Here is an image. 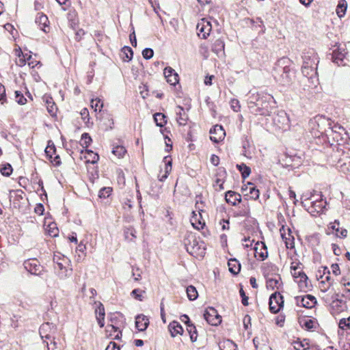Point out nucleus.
I'll return each mask as SVG.
<instances>
[{"instance_id": "12", "label": "nucleus", "mask_w": 350, "mask_h": 350, "mask_svg": "<svg viewBox=\"0 0 350 350\" xmlns=\"http://www.w3.org/2000/svg\"><path fill=\"white\" fill-rule=\"evenodd\" d=\"M25 269L31 274L40 275L43 270L37 259H29L24 262Z\"/></svg>"}, {"instance_id": "19", "label": "nucleus", "mask_w": 350, "mask_h": 350, "mask_svg": "<svg viewBox=\"0 0 350 350\" xmlns=\"http://www.w3.org/2000/svg\"><path fill=\"white\" fill-rule=\"evenodd\" d=\"M163 75L167 81L172 85H176L178 83L179 77L175 70L170 67H166L163 70Z\"/></svg>"}, {"instance_id": "32", "label": "nucleus", "mask_w": 350, "mask_h": 350, "mask_svg": "<svg viewBox=\"0 0 350 350\" xmlns=\"http://www.w3.org/2000/svg\"><path fill=\"white\" fill-rule=\"evenodd\" d=\"M178 110L176 111L177 116V122L180 125H185L187 124L188 116L184 112V108L180 105L177 106Z\"/></svg>"}, {"instance_id": "55", "label": "nucleus", "mask_w": 350, "mask_h": 350, "mask_svg": "<svg viewBox=\"0 0 350 350\" xmlns=\"http://www.w3.org/2000/svg\"><path fill=\"white\" fill-rule=\"evenodd\" d=\"M111 187H103L100 189L98 192V197L100 198H107L111 195Z\"/></svg>"}, {"instance_id": "25", "label": "nucleus", "mask_w": 350, "mask_h": 350, "mask_svg": "<svg viewBox=\"0 0 350 350\" xmlns=\"http://www.w3.org/2000/svg\"><path fill=\"white\" fill-rule=\"evenodd\" d=\"M10 201L13 198V206L14 208L20 207L21 200L23 199L24 192L21 189L10 191Z\"/></svg>"}, {"instance_id": "39", "label": "nucleus", "mask_w": 350, "mask_h": 350, "mask_svg": "<svg viewBox=\"0 0 350 350\" xmlns=\"http://www.w3.org/2000/svg\"><path fill=\"white\" fill-rule=\"evenodd\" d=\"M347 3L345 0H340L336 8V13L339 18H342L346 13Z\"/></svg>"}, {"instance_id": "60", "label": "nucleus", "mask_w": 350, "mask_h": 350, "mask_svg": "<svg viewBox=\"0 0 350 350\" xmlns=\"http://www.w3.org/2000/svg\"><path fill=\"white\" fill-rule=\"evenodd\" d=\"M154 55V51L151 48H146L142 51V56L145 59H150Z\"/></svg>"}, {"instance_id": "54", "label": "nucleus", "mask_w": 350, "mask_h": 350, "mask_svg": "<svg viewBox=\"0 0 350 350\" xmlns=\"http://www.w3.org/2000/svg\"><path fill=\"white\" fill-rule=\"evenodd\" d=\"M81 140L83 141L81 146L85 148H87L92 142L91 137L88 133H84L82 134Z\"/></svg>"}, {"instance_id": "49", "label": "nucleus", "mask_w": 350, "mask_h": 350, "mask_svg": "<svg viewBox=\"0 0 350 350\" xmlns=\"http://www.w3.org/2000/svg\"><path fill=\"white\" fill-rule=\"evenodd\" d=\"M47 232L49 236L55 237L58 236L59 229L57 228L56 224L51 223L48 226Z\"/></svg>"}, {"instance_id": "16", "label": "nucleus", "mask_w": 350, "mask_h": 350, "mask_svg": "<svg viewBox=\"0 0 350 350\" xmlns=\"http://www.w3.org/2000/svg\"><path fill=\"white\" fill-rule=\"evenodd\" d=\"M210 139L214 143H218L224 139L225 131L222 126L216 124L210 130Z\"/></svg>"}, {"instance_id": "17", "label": "nucleus", "mask_w": 350, "mask_h": 350, "mask_svg": "<svg viewBox=\"0 0 350 350\" xmlns=\"http://www.w3.org/2000/svg\"><path fill=\"white\" fill-rule=\"evenodd\" d=\"M211 28V23L205 19H202L196 27L198 34L202 39H206L209 36Z\"/></svg>"}, {"instance_id": "13", "label": "nucleus", "mask_w": 350, "mask_h": 350, "mask_svg": "<svg viewBox=\"0 0 350 350\" xmlns=\"http://www.w3.org/2000/svg\"><path fill=\"white\" fill-rule=\"evenodd\" d=\"M318 127L320 126H327V128H332L333 130H336V133L347 134L345 129L338 124H333L332 120L325 117H320L316 120Z\"/></svg>"}, {"instance_id": "34", "label": "nucleus", "mask_w": 350, "mask_h": 350, "mask_svg": "<svg viewBox=\"0 0 350 350\" xmlns=\"http://www.w3.org/2000/svg\"><path fill=\"white\" fill-rule=\"evenodd\" d=\"M109 321L111 324L122 325L123 322L124 316L120 312L109 313Z\"/></svg>"}, {"instance_id": "18", "label": "nucleus", "mask_w": 350, "mask_h": 350, "mask_svg": "<svg viewBox=\"0 0 350 350\" xmlns=\"http://www.w3.org/2000/svg\"><path fill=\"white\" fill-rule=\"evenodd\" d=\"M292 274L295 278H299L297 282L301 289H304V291L309 289L311 285L308 284V278L303 271L293 272Z\"/></svg>"}, {"instance_id": "10", "label": "nucleus", "mask_w": 350, "mask_h": 350, "mask_svg": "<svg viewBox=\"0 0 350 350\" xmlns=\"http://www.w3.org/2000/svg\"><path fill=\"white\" fill-rule=\"evenodd\" d=\"M57 326L53 323L46 322L40 327L39 333L42 338L51 340L53 337V334L55 333Z\"/></svg>"}, {"instance_id": "1", "label": "nucleus", "mask_w": 350, "mask_h": 350, "mask_svg": "<svg viewBox=\"0 0 350 350\" xmlns=\"http://www.w3.org/2000/svg\"><path fill=\"white\" fill-rule=\"evenodd\" d=\"M247 107L250 113L255 116H269L275 107V101L272 95L264 92H250Z\"/></svg>"}, {"instance_id": "52", "label": "nucleus", "mask_w": 350, "mask_h": 350, "mask_svg": "<svg viewBox=\"0 0 350 350\" xmlns=\"http://www.w3.org/2000/svg\"><path fill=\"white\" fill-rule=\"evenodd\" d=\"M126 150L122 146H117L112 150V153L119 158L122 157L126 153Z\"/></svg>"}, {"instance_id": "41", "label": "nucleus", "mask_w": 350, "mask_h": 350, "mask_svg": "<svg viewBox=\"0 0 350 350\" xmlns=\"http://www.w3.org/2000/svg\"><path fill=\"white\" fill-rule=\"evenodd\" d=\"M187 331L189 334L191 341L192 342H196L198 338V332L196 327L193 323L187 325Z\"/></svg>"}, {"instance_id": "42", "label": "nucleus", "mask_w": 350, "mask_h": 350, "mask_svg": "<svg viewBox=\"0 0 350 350\" xmlns=\"http://www.w3.org/2000/svg\"><path fill=\"white\" fill-rule=\"evenodd\" d=\"M186 293L187 297L190 301L196 300L198 297V293L195 286L190 285L187 287Z\"/></svg>"}, {"instance_id": "37", "label": "nucleus", "mask_w": 350, "mask_h": 350, "mask_svg": "<svg viewBox=\"0 0 350 350\" xmlns=\"http://www.w3.org/2000/svg\"><path fill=\"white\" fill-rule=\"evenodd\" d=\"M192 214L193 215L191 218V223L193 227L198 230L203 229L205 226V222L200 220L197 214L194 211L192 212Z\"/></svg>"}, {"instance_id": "63", "label": "nucleus", "mask_w": 350, "mask_h": 350, "mask_svg": "<svg viewBox=\"0 0 350 350\" xmlns=\"http://www.w3.org/2000/svg\"><path fill=\"white\" fill-rule=\"evenodd\" d=\"M0 102L1 104H4L7 102L5 88L1 83H0Z\"/></svg>"}, {"instance_id": "57", "label": "nucleus", "mask_w": 350, "mask_h": 350, "mask_svg": "<svg viewBox=\"0 0 350 350\" xmlns=\"http://www.w3.org/2000/svg\"><path fill=\"white\" fill-rule=\"evenodd\" d=\"M300 325L302 327L306 328L307 330H310L314 327V321L312 319H302L299 321Z\"/></svg>"}, {"instance_id": "62", "label": "nucleus", "mask_w": 350, "mask_h": 350, "mask_svg": "<svg viewBox=\"0 0 350 350\" xmlns=\"http://www.w3.org/2000/svg\"><path fill=\"white\" fill-rule=\"evenodd\" d=\"M142 293H144V291L140 290L139 288H135L132 291L131 294L135 299L142 301Z\"/></svg>"}, {"instance_id": "6", "label": "nucleus", "mask_w": 350, "mask_h": 350, "mask_svg": "<svg viewBox=\"0 0 350 350\" xmlns=\"http://www.w3.org/2000/svg\"><path fill=\"white\" fill-rule=\"evenodd\" d=\"M269 310L273 314H276L284 307V297L279 292H275L271 295L269 299Z\"/></svg>"}, {"instance_id": "50", "label": "nucleus", "mask_w": 350, "mask_h": 350, "mask_svg": "<svg viewBox=\"0 0 350 350\" xmlns=\"http://www.w3.org/2000/svg\"><path fill=\"white\" fill-rule=\"evenodd\" d=\"M345 58V55L341 53H336L335 51L333 52L332 55V60L333 62L337 64L338 66L343 64V60Z\"/></svg>"}, {"instance_id": "46", "label": "nucleus", "mask_w": 350, "mask_h": 350, "mask_svg": "<svg viewBox=\"0 0 350 350\" xmlns=\"http://www.w3.org/2000/svg\"><path fill=\"white\" fill-rule=\"evenodd\" d=\"M135 232L136 231L133 227L126 228L124 231L125 239L130 241H133L136 238Z\"/></svg>"}, {"instance_id": "21", "label": "nucleus", "mask_w": 350, "mask_h": 350, "mask_svg": "<svg viewBox=\"0 0 350 350\" xmlns=\"http://www.w3.org/2000/svg\"><path fill=\"white\" fill-rule=\"evenodd\" d=\"M255 256L260 260H265L268 256L267 248L265 243L257 242L254 247Z\"/></svg>"}, {"instance_id": "31", "label": "nucleus", "mask_w": 350, "mask_h": 350, "mask_svg": "<svg viewBox=\"0 0 350 350\" xmlns=\"http://www.w3.org/2000/svg\"><path fill=\"white\" fill-rule=\"evenodd\" d=\"M36 23L38 24L42 31L46 32L45 28L48 27L49 23L46 15L43 13H38L36 18Z\"/></svg>"}, {"instance_id": "58", "label": "nucleus", "mask_w": 350, "mask_h": 350, "mask_svg": "<svg viewBox=\"0 0 350 350\" xmlns=\"http://www.w3.org/2000/svg\"><path fill=\"white\" fill-rule=\"evenodd\" d=\"M338 326L342 329H347L350 328V317L345 319L343 318L340 320Z\"/></svg>"}, {"instance_id": "29", "label": "nucleus", "mask_w": 350, "mask_h": 350, "mask_svg": "<svg viewBox=\"0 0 350 350\" xmlns=\"http://www.w3.org/2000/svg\"><path fill=\"white\" fill-rule=\"evenodd\" d=\"M43 99L46 105V108L49 113L52 116H55L57 108L55 103L53 101V98L49 96H44Z\"/></svg>"}, {"instance_id": "30", "label": "nucleus", "mask_w": 350, "mask_h": 350, "mask_svg": "<svg viewBox=\"0 0 350 350\" xmlns=\"http://www.w3.org/2000/svg\"><path fill=\"white\" fill-rule=\"evenodd\" d=\"M229 271L233 275H237L241 271V263L236 258L228 260Z\"/></svg>"}, {"instance_id": "8", "label": "nucleus", "mask_w": 350, "mask_h": 350, "mask_svg": "<svg viewBox=\"0 0 350 350\" xmlns=\"http://www.w3.org/2000/svg\"><path fill=\"white\" fill-rule=\"evenodd\" d=\"M273 124L280 129L286 130L289 126V119L286 113L280 111L273 117Z\"/></svg>"}, {"instance_id": "26", "label": "nucleus", "mask_w": 350, "mask_h": 350, "mask_svg": "<svg viewBox=\"0 0 350 350\" xmlns=\"http://www.w3.org/2000/svg\"><path fill=\"white\" fill-rule=\"evenodd\" d=\"M250 216V207L247 201L242 202L237 211L234 212V217H249Z\"/></svg>"}, {"instance_id": "28", "label": "nucleus", "mask_w": 350, "mask_h": 350, "mask_svg": "<svg viewBox=\"0 0 350 350\" xmlns=\"http://www.w3.org/2000/svg\"><path fill=\"white\" fill-rule=\"evenodd\" d=\"M168 329L172 337H175L178 334L182 335L184 332L182 325L176 321H173L170 323Z\"/></svg>"}, {"instance_id": "56", "label": "nucleus", "mask_w": 350, "mask_h": 350, "mask_svg": "<svg viewBox=\"0 0 350 350\" xmlns=\"http://www.w3.org/2000/svg\"><path fill=\"white\" fill-rule=\"evenodd\" d=\"M14 94L16 102L18 104L23 105L27 103V98H25L23 94L20 91H15Z\"/></svg>"}, {"instance_id": "44", "label": "nucleus", "mask_w": 350, "mask_h": 350, "mask_svg": "<svg viewBox=\"0 0 350 350\" xmlns=\"http://www.w3.org/2000/svg\"><path fill=\"white\" fill-rule=\"evenodd\" d=\"M55 152H56L55 146L51 140H49L48 142V146L45 148L46 155L49 159H53V154H55Z\"/></svg>"}, {"instance_id": "22", "label": "nucleus", "mask_w": 350, "mask_h": 350, "mask_svg": "<svg viewBox=\"0 0 350 350\" xmlns=\"http://www.w3.org/2000/svg\"><path fill=\"white\" fill-rule=\"evenodd\" d=\"M149 323V319L144 314H138L135 317V327L139 332L145 331Z\"/></svg>"}, {"instance_id": "53", "label": "nucleus", "mask_w": 350, "mask_h": 350, "mask_svg": "<svg viewBox=\"0 0 350 350\" xmlns=\"http://www.w3.org/2000/svg\"><path fill=\"white\" fill-rule=\"evenodd\" d=\"M95 304L97 305V307L95 309L96 317H105L104 305L100 301L98 303L95 302Z\"/></svg>"}, {"instance_id": "61", "label": "nucleus", "mask_w": 350, "mask_h": 350, "mask_svg": "<svg viewBox=\"0 0 350 350\" xmlns=\"http://www.w3.org/2000/svg\"><path fill=\"white\" fill-rule=\"evenodd\" d=\"M240 296L241 297V303L244 306H248V297L246 295L243 288V286L241 285V288L239 290Z\"/></svg>"}, {"instance_id": "64", "label": "nucleus", "mask_w": 350, "mask_h": 350, "mask_svg": "<svg viewBox=\"0 0 350 350\" xmlns=\"http://www.w3.org/2000/svg\"><path fill=\"white\" fill-rule=\"evenodd\" d=\"M230 107H231L232 109L235 112H238L241 109V105H240L239 101L235 98L231 100Z\"/></svg>"}, {"instance_id": "15", "label": "nucleus", "mask_w": 350, "mask_h": 350, "mask_svg": "<svg viewBox=\"0 0 350 350\" xmlns=\"http://www.w3.org/2000/svg\"><path fill=\"white\" fill-rule=\"evenodd\" d=\"M241 146L243 149L242 154L247 158H252V154L253 153V141L252 138L247 135H243L241 137Z\"/></svg>"}, {"instance_id": "4", "label": "nucleus", "mask_w": 350, "mask_h": 350, "mask_svg": "<svg viewBox=\"0 0 350 350\" xmlns=\"http://www.w3.org/2000/svg\"><path fill=\"white\" fill-rule=\"evenodd\" d=\"M302 59L301 71L304 75H310L312 72H316L319 60L313 49H308L303 52Z\"/></svg>"}, {"instance_id": "45", "label": "nucleus", "mask_w": 350, "mask_h": 350, "mask_svg": "<svg viewBox=\"0 0 350 350\" xmlns=\"http://www.w3.org/2000/svg\"><path fill=\"white\" fill-rule=\"evenodd\" d=\"M12 171H13L12 167L8 163H6L1 165L0 172H1V174L4 176H7V177L10 176L12 174Z\"/></svg>"}, {"instance_id": "33", "label": "nucleus", "mask_w": 350, "mask_h": 350, "mask_svg": "<svg viewBox=\"0 0 350 350\" xmlns=\"http://www.w3.org/2000/svg\"><path fill=\"white\" fill-rule=\"evenodd\" d=\"M133 51L130 46H124L122 48L120 57L124 62H128L133 58Z\"/></svg>"}, {"instance_id": "47", "label": "nucleus", "mask_w": 350, "mask_h": 350, "mask_svg": "<svg viewBox=\"0 0 350 350\" xmlns=\"http://www.w3.org/2000/svg\"><path fill=\"white\" fill-rule=\"evenodd\" d=\"M293 344H295L294 348L295 350H307L306 345H307V347L309 345L308 340L304 339L303 341H301L299 338H298L297 340L293 342Z\"/></svg>"}, {"instance_id": "36", "label": "nucleus", "mask_w": 350, "mask_h": 350, "mask_svg": "<svg viewBox=\"0 0 350 350\" xmlns=\"http://www.w3.org/2000/svg\"><path fill=\"white\" fill-rule=\"evenodd\" d=\"M220 350H237V345L231 340H225L219 344Z\"/></svg>"}, {"instance_id": "5", "label": "nucleus", "mask_w": 350, "mask_h": 350, "mask_svg": "<svg viewBox=\"0 0 350 350\" xmlns=\"http://www.w3.org/2000/svg\"><path fill=\"white\" fill-rule=\"evenodd\" d=\"M278 77H275L277 81L282 86L289 87L295 81V70L293 68L282 70L278 73Z\"/></svg>"}, {"instance_id": "11", "label": "nucleus", "mask_w": 350, "mask_h": 350, "mask_svg": "<svg viewBox=\"0 0 350 350\" xmlns=\"http://www.w3.org/2000/svg\"><path fill=\"white\" fill-rule=\"evenodd\" d=\"M318 130L321 135H325L329 142L332 139V142H336L340 144V142L342 140V133H336V130L332 128L323 129L322 126L318 127Z\"/></svg>"}, {"instance_id": "14", "label": "nucleus", "mask_w": 350, "mask_h": 350, "mask_svg": "<svg viewBox=\"0 0 350 350\" xmlns=\"http://www.w3.org/2000/svg\"><path fill=\"white\" fill-rule=\"evenodd\" d=\"M295 301L297 306L304 307L306 308H312L317 304L316 298L311 295L297 296L295 297Z\"/></svg>"}, {"instance_id": "9", "label": "nucleus", "mask_w": 350, "mask_h": 350, "mask_svg": "<svg viewBox=\"0 0 350 350\" xmlns=\"http://www.w3.org/2000/svg\"><path fill=\"white\" fill-rule=\"evenodd\" d=\"M204 317L212 325H217L221 322V317L213 307H208L205 310Z\"/></svg>"}, {"instance_id": "7", "label": "nucleus", "mask_w": 350, "mask_h": 350, "mask_svg": "<svg viewBox=\"0 0 350 350\" xmlns=\"http://www.w3.org/2000/svg\"><path fill=\"white\" fill-rule=\"evenodd\" d=\"M320 199H317L312 201L310 203V206H309L308 208H306V204L303 201L301 202V206L304 207L306 210L312 215H316V214L323 213V209L325 208L327 202L323 201L321 194L320 195Z\"/></svg>"}, {"instance_id": "43", "label": "nucleus", "mask_w": 350, "mask_h": 350, "mask_svg": "<svg viewBox=\"0 0 350 350\" xmlns=\"http://www.w3.org/2000/svg\"><path fill=\"white\" fill-rule=\"evenodd\" d=\"M224 47H225L224 42L221 39H217L215 41V42L213 44L212 51L214 53L219 54V53L224 51Z\"/></svg>"}, {"instance_id": "51", "label": "nucleus", "mask_w": 350, "mask_h": 350, "mask_svg": "<svg viewBox=\"0 0 350 350\" xmlns=\"http://www.w3.org/2000/svg\"><path fill=\"white\" fill-rule=\"evenodd\" d=\"M91 107L94 109L95 111H100L103 107V102L99 98L92 99L91 100Z\"/></svg>"}, {"instance_id": "35", "label": "nucleus", "mask_w": 350, "mask_h": 350, "mask_svg": "<svg viewBox=\"0 0 350 350\" xmlns=\"http://www.w3.org/2000/svg\"><path fill=\"white\" fill-rule=\"evenodd\" d=\"M248 186L246 187L243 190H248L250 198L253 200H257L259 198L260 191L252 183H248Z\"/></svg>"}, {"instance_id": "38", "label": "nucleus", "mask_w": 350, "mask_h": 350, "mask_svg": "<svg viewBox=\"0 0 350 350\" xmlns=\"http://www.w3.org/2000/svg\"><path fill=\"white\" fill-rule=\"evenodd\" d=\"M154 120L157 126L162 128L167 123V117L163 113L158 112L154 115Z\"/></svg>"}, {"instance_id": "40", "label": "nucleus", "mask_w": 350, "mask_h": 350, "mask_svg": "<svg viewBox=\"0 0 350 350\" xmlns=\"http://www.w3.org/2000/svg\"><path fill=\"white\" fill-rule=\"evenodd\" d=\"M237 168L240 172L243 179L247 178L251 173V169L243 163L237 164Z\"/></svg>"}, {"instance_id": "24", "label": "nucleus", "mask_w": 350, "mask_h": 350, "mask_svg": "<svg viewBox=\"0 0 350 350\" xmlns=\"http://www.w3.org/2000/svg\"><path fill=\"white\" fill-rule=\"evenodd\" d=\"M225 200L232 206H236L237 202H241V196L239 193L230 190L226 192Z\"/></svg>"}, {"instance_id": "2", "label": "nucleus", "mask_w": 350, "mask_h": 350, "mask_svg": "<svg viewBox=\"0 0 350 350\" xmlns=\"http://www.w3.org/2000/svg\"><path fill=\"white\" fill-rule=\"evenodd\" d=\"M187 252L193 256H202L205 253L204 243L193 233H187L183 239Z\"/></svg>"}, {"instance_id": "48", "label": "nucleus", "mask_w": 350, "mask_h": 350, "mask_svg": "<svg viewBox=\"0 0 350 350\" xmlns=\"http://www.w3.org/2000/svg\"><path fill=\"white\" fill-rule=\"evenodd\" d=\"M281 280L280 277L278 275V278H267L266 283L267 288H270L273 290L275 287L278 288V285L279 284V282Z\"/></svg>"}, {"instance_id": "23", "label": "nucleus", "mask_w": 350, "mask_h": 350, "mask_svg": "<svg viewBox=\"0 0 350 350\" xmlns=\"http://www.w3.org/2000/svg\"><path fill=\"white\" fill-rule=\"evenodd\" d=\"M293 62L287 57H282L277 61L275 70L276 72L280 73L282 70L292 68L291 66Z\"/></svg>"}, {"instance_id": "59", "label": "nucleus", "mask_w": 350, "mask_h": 350, "mask_svg": "<svg viewBox=\"0 0 350 350\" xmlns=\"http://www.w3.org/2000/svg\"><path fill=\"white\" fill-rule=\"evenodd\" d=\"M50 342H47V348L48 350H60V347L58 346L57 342L55 341L54 336L49 340Z\"/></svg>"}, {"instance_id": "3", "label": "nucleus", "mask_w": 350, "mask_h": 350, "mask_svg": "<svg viewBox=\"0 0 350 350\" xmlns=\"http://www.w3.org/2000/svg\"><path fill=\"white\" fill-rule=\"evenodd\" d=\"M70 262V260L60 253L54 254V269L60 279L64 280L72 275V269L71 267H69Z\"/></svg>"}, {"instance_id": "20", "label": "nucleus", "mask_w": 350, "mask_h": 350, "mask_svg": "<svg viewBox=\"0 0 350 350\" xmlns=\"http://www.w3.org/2000/svg\"><path fill=\"white\" fill-rule=\"evenodd\" d=\"M338 294H336L332 297V301L330 306L336 313L343 311L346 308V303L342 299L338 298Z\"/></svg>"}, {"instance_id": "27", "label": "nucleus", "mask_w": 350, "mask_h": 350, "mask_svg": "<svg viewBox=\"0 0 350 350\" xmlns=\"http://www.w3.org/2000/svg\"><path fill=\"white\" fill-rule=\"evenodd\" d=\"M163 161L165 163V174L161 176H158L160 181H164L172 171V159L170 156H165Z\"/></svg>"}]
</instances>
